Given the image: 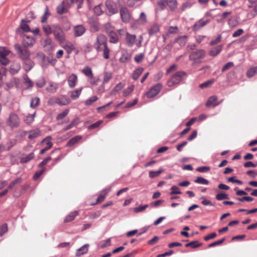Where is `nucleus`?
Masks as SVG:
<instances>
[{
  "instance_id": "f257e3e1",
  "label": "nucleus",
  "mask_w": 257,
  "mask_h": 257,
  "mask_svg": "<svg viewBox=\"0 0 257 257\" xmlns=\"http://www.w3.org/2000/svg\"><path fill=\"white\" fill-rule=\"evenodd\" d=\"M94 47L97 51H103V57L105 59L109 58V50L107 46V38L102 34L97 36Z\"/></svg>"
},
{
  "instance_id": "f03ea898",
  "label": "nucleus",
  "mask_w": 257,
  "mask_h": 257,
  "mask_svg": "<svg viewBox=\"0 0 257 257\" xmlns=\"http://www.w3.org/2000/svg\"><path fill=\"white\" fill-rule=\"evenodd\" d=\"M14 47L20 58L23 60L27 61L28 62L30 65L29 70H30L33 67L32 63L29 61L31 55L30 51L25 47L22 48L19 44H16Z\"/></svg>"
},
{
  "instance_id": "7ed1b4c3",
  "label": "nucleus",
  "mask_w": 257,
  "mask_h": 257,
  "mask_svg": "<svg viewBox=\"0 0 257 257\" xmlns=\"http://www.w3.org/2000/svg\"><path fill=\"white\" fill-rule=\"evenodd\" d=\"M185 76L186 73L184 71H178L175 73L168 80L167 85L169 87H173L179 84Z\"/></svg>"
},
{
  "instance_id": "20e7f679",
  "label": "nucleus",
  "mask_w": 257,
  "mask_h": 257,
  "mask_svg": "<svg viewBox=\"0 0 257 257\" xmlns=\"http://www.w3.org/2000/svg\"><path fill=\"white\" fill-rule=\"evenodd\" d=\"M53 33L55 39L60 44H63L65 40V34L61 29V28L58 25L53 26Z\"/></svg>"
},
{
  "instance_id": "39448f33",
  "label": "nucleus",
  "mask_w": 257,
  "mask_h": 257,
  "mask_svg": "<svg viewBox=\"0 0 257 257\" xmlns=\"http://www.w3.org/2000/svg\"><path fill=\"white\" fill-rule=\"evenodd\" d=\"M7 122L12 128L18 127L19 126L20 120L18 115L15 113H11L7 119Z\"/></svg>"
},
{
  "instance_id": "423d86ee",
  "label": "nucleus",
  "mask_w": 257,
  "mask_h": 257,
  "mask_svg": "<svg viewBox=\"0 0 257 257\" xmlns=\"http://www.w3.org/2000/svg\"><path fill=\"white\" fill-rule=\"evenodd\" d=\"M205 55V51L203 50H200L192 52L189 56V58L193 61V64L199 63L201 62V59H203Z\"/></svg>"
},
{
  "instance_id": "0eeeda50",
  "label": "nucleus",
  "mask_w": 257,
  "mask_h": 257,
  "mask_svg": "<svg viewBox=\"0 0 257 257\" xmlns=\"http://www.w3.org/2000/svg\"><path fill=\"white\" fill-rule=\"evenodd\" d=\"M105 4L106 8V13L107 15L111 16L118 12L115 4L111 0H106Z\"/></svg>"
},
{
  "instance_id": "6e6552de",
  "label": "nucleus",
  "mask_w": 257,
  "mask_h": 257,
  "mask_svg": "<svg viewBox=\"0 0 257 257\" xmlns=\"http://www.w3.org/2000/svg\"><path fill=\"white\" fill-rule=\"evenodd\" d=\"M10 51L6 47H2L0 48V63L4 65H7L9 63L7 56L10 54Z\"/></svg>"
},
{
  "instance_id": "1a4fd4ad",
  "label": "nucleus",
  "mask_w": 257,
  "mask_h": 257,
  "mask_svg": "<svg viewBox=\"0 0 257 257\" xmlns=\"http://www.w3.org/2000/svg\"><path fill=\"white\" fill-rule=\"evenodd\" d=\"M162 88V85L161 83L157 84L155 86L152 87L146 93L148 98H152L156 96Z\"/></svg>"
},
{
  "instance_id": "9d476101",
  "label": "nucleus",
  "mask_w": 257,
  "mask_h": 257,
  "mask_svg": "<svg viewBox=\"0 0 257 257\" xmlns=\"http://www.w3.org/2000/svg\"><path fill=\"white\" fill-rule=\"evenodd\" d=\"M52 140V137L51 136H48L42 140L41 142L42 144L45 145L46 147H44V148L41 150V154H44L46 151H48L51 148H52L53 146Z\"/></svg>"
},
{
  "instance_id": "9b49d317",
  "label": "nucleus",
  "mask_w": 257,
  "mask_h": 257,
  "mask_svg": "<svg viewBox=\"0 0 257 257\" xmlns=\"http://www.w3.org/2000/svg\"><path fill=\"white\" fill-rule=\"evenodd\" d=\"M35 39L31 36L24 35L23 38L22 44L24 47H31L35 43Z\"/></svg>"
},
{
  "instance_id": "f8f14e48",
  "label": "nucleus",
  "mask_w": 257,
  "mask_h": 257,
  "mask_svg": "<svg viewBox=\"0 0 257 257\" xmlns=\"http://www.w3.org/2000/svg\"><path fill=\"white\" fill-rule=\"evenodd\" d=\"M74 35L76 37H80L83 35L86 31L85 28L82 25H79L73 28Z\"/></svg>"
},
{
  "instance_id": "ddd939ff",
  "label": "nucleus",
  "mask_w": 257,
  "mask_h": 257,
  "mask_svg": "<svg viewBox=\"0 0 257 257\" xmlns=\"http://www.w3.org/2000/svg\"><path fill=\"white\" fill-rule=\"evenodd\" d=\"M209 21L208 20L200 19L197 22H196L193 26V30L194 31H197L199 30L201 28L206 25Z\"/></svg>"
},
{
  "instance_id": "4468645a",
  "label": "nucleus",
  "mask_w": 257,
  "mask_h": 257,
  "mask_svg": "<svg viewBox=\"0 0 257 257\" xmlns=\"http://www.w3.org/2000/svg\"><path fill=\"white\" fill-rule=\"evenodd\" d=\"M136 35L131 34L130 33H126V43L128 47H132L136 42Z\"/></svg>"
},
{
  "instance_id": "2eb2a0df",
  "label": "nucleus",
  "mask_w": 257,
  "mask_h": 257,
  "mask_svg": "<svg viewBox=\"0 0 257 257\" xmlns=\"http://www.w3.org/2000/svg\"><path fill=\"white\" fill-rule=\"evenodd\" d=\"M120 16L122 21L124 23H128L130 20V15L126 8H122L120 11Z\"/></svg>"
},
{
  "instance_id": "dca6fc26",
  "label": "nucleus",
  "mask_w": 257,
  "mask_h": 257,
  "mask_svg": "<svg viewBox=\"0 0 257 257\" xmlns=\"http://www.w3.org/2000/svg\"><path fill=\"white\" fill-rule=\"evenodd\" d=\"M68 6L65 5V2L63 1L56 8V11L58 14L62 15L66 13L68 11Z\"/></svg>"
},
{
  "instance_id": "f3484780",
  "label": "nucleus",
  "mask_w": 257,
  "mask_h": 257,
  "mask_svg": "<svg viewBox=\"0 0 257 257\" xmlns=\"http://www.w3.org/2000/svg\"><path fill=\"white\" fill-rule=\"evenodd\" d=\"M77 76L75 74H71L68 78V84L70 88L74 87L77 82Z\"/></svg>"
},
{
  "instance_id": "a211bd4d",
  "label": "nucleus",
  "mask_w": 257,
  "mask_h": 257,
  "mask_svg": "<svg viewBox=\"0 0 257 257\" xmlns=\"http://www.w3.org/2000/svg\"><path fill=\"white\" fill-rule=\"evenodd\" d=\"M178 30V28L177 26L169 27L166 34L163 36L164 40H165L167 37H169L171 34H176L177 33Z\"/></svg>"
},
{
  "instance_id": "6ab92c4d",
  "label": "nucleus",
  "mask_w": 257,
  "mask_h": 257,
  "mask_svg": "<svg viewBox=\"0 0 257 257\" xmlns=\"http://www.w3.org/2000/svg\"><path fill=\"white\" fill-rule=\"evenodd\" d=\"M110 190V188H107L101 192L99 195L97 200L96 203H99L102 202L105 198L108 192Z\"/></svg>"
},
{
  "instance_id": "aec40b11",
  "label": "nucleus",
  "mask_w": 257,
  "mask_h": 257,
  "mask_svg": "<svg viewBox=\"0 0 257 257\" xmlns=\"http://www.w3.org/2000/svg\"><path fill=\"white\" fill-rule=\"evenodd\" d=\"M56 103L61 105H66L70 103V100L65 96H63L60 98H57L55 100Z\"/></svg>"
},
{
  "instance_id": "412c9836",
  "label": "nucleus",
  "mask_w": 257,
  "mask_h": 257,
  "mask_svg": "<svg viewBox=\"0 0 257 257\" xmlns=\"http://www.w3.org/2000/svg\"><path fill=\"white\" fill-rule=\"evenodd\" d=\"M217 97L216 96H212L209 98L206 103V106L207 107L213 106H216L218 104L217 102Z\"/></svg>"
},
{
  "instance_id": "4be33fe9",
  "label": "nucleus",
  "mask_w": 257,
  "mask_h": 257,
  "mask_svg": "<svg viewBox=\"0 0 257 257\" xmlns=\"http://www.w3.org/2000/svg\"><path fill=\"white\" fill-rule=\"evenodd\" d=\"M88 246L89 244H86L78 249L76 251V255L79 256L86 253L88 250Z\"/></svg>"
},
{
  "instance_id": "5701e85b",
  "label": "nucleus",
  "mask_w": 257,
  "mask_h": 257,
  "mask_svg": "<svg viewBox=\"0 0 257 257\" xmlns=\"http://www.w3.org/2000/svg\"><path fill=\"white\" fill-rule=\"evenodd\" d=\"M79 214L78 211H74L70 212L68 215L65 218L64 221L65 222H69L73 220L74 218Z\"/></svg>"
},
{
  "instance_id": "b1692460",
  "label": "nucleus",
  "mask_w": 257,
  "mask_h": 257,
  "mask_svg": "<svg viewBox=\"0 0 257 257\" xmlns=\"http://www.w3.org/2000/svg\"><path fill=\"white\" fill-rule=\"evenodd\" d=\"M21 66L19 63H14L11 65L10 68V72L12 74H15L18 72Z\"/></svg>"
},
{
  "instance_id": "393cba45",
  "label": "nucleus",
  "mask_w": 257,
  "mask_h": 257,
  "mask_svg": "<svg viewBox=\"0 0 257 257\" xmlns=\"http://www.w3.org/2000/svg\"><path fill=\"white\" fill-rule=\"evenodd\" d=\"M59 87L58 84L56 83H50L46 88V90L50 93H55Z\"/></svg>"
},
{
  "instance_id": "a878e982",
  "label": "nucleus",
  "mask_w": 257,
  "mask_h": 257,
  "mask_svg": "<svg viewBox=\"0 0 257 257\" xmlns=\"http://www.w3.org/2000/svg\"><path fill=\"white\" fill-rule=\"evenodd\" d=\"M82 139V136H77L71 138L69 141L67 143L66 146L67 147H71L76 143H78Z\"/></svg>"
},
{
  "instance_id": "bb28decb",
  "label": "nucleus",
  "mask_w": 257,
  "mask_h": 257,
  "mask_svg": "<svg viewBox=\"0 0 257 257\" xmlns=\"http://www.w3.org/2000/svg\"><path fill=\"white\" fill-rule=\"evenodd\" d=\"M110 39L109 42L112 43H116L118 41V37L116 33L113 31H109L108 34Z\"/></svg>"
},
{
  "instance_id": "cd10ccee",
  "label": "nucleus",
  "mask_w": 257,
  "mask_h": 257,
  "mask_svg": "<svg viewBox=\"0 0 257 257\" xmlns=\"http://www.w3.org/2000/svg\"><path fill=\"white\" fill-rule=\"evenodd\" d=\"M83 0H66V3L68 7H70L73 5L76 4L77 5V8L80 9Z\"/></svg>"
},
{
  "instance_id": "c85d7f7f",
  "label": "nucleus",
  "mask_w": 257,
  "mask_h": 257,
  "mask_svg": "<svg viewBox=\"0 0 257 257\" xmlns=\"http://www.w3.org/2000/svg\"><path fill=\"white\" fill-rule=\"evenodd\" d=\"M187 40V36H179L176 38L175 40V42L178 43L181 46H184L185 45Z\"/></svg>"
},
{
  "instance_id": "c756f323",
  "label": "nucleus",
  "mask_w": 257,
  "mask_h": 257,
  "mask_svg": "<svg viewBox=\"0 0 257 257\" xmlns=\"http://www.w3.org/2000/svg\"><path fill=\"white\" fill-rule=\"evenodd\" d=\"M41 131L39 129H36L30 131L28 138L29 139L32 140L34 139L40 135Z\"/></svg>"
},
{
  "instance_id": "7c9ffc66",
  "label": "nucleus",
  "mask_w": 257,
  "mask_h": 257,
  "mask_svg": "<svg viewBox=\"0 0 257 257\" xmlns=\"http://www.w3.org/2000/svg\"><path fill=\"white\" fill-rule=\"evenodd\" d=\"M82 90V87H81L79 89H76L73 91L70 92V97L72 99H76L78 98Z\"/></svg>"
},
{
  "instance_id": "2f4dec72",
  "label": "nucleus",
  "mask_w": 257,
  "mask_h": 257,
  "mask_svg": "<svg viewBox=\"0 0 257 257\" xmlns=\"http://www.w3.org/2000/svg\"><path fill=\"white\" fill-rule=\"evenodd\" d=\"M79 123V118H76L74 119H73L69 125H68L67 126L64 127L63 128V131L65 132L68 130H70L71 128H72L73 127L76 126V125H77Z\"/></svg>"
},
{
  "instance_id": "473e14b6",
  "label": "nucleus",
  "mask_w": 257,
  "mask_h": 257,
  "mask_svg": "<svg viewBox=\"0 0 257 257\" xmlns=\"http://www.w3.org/2000/svg\"><path fill=\"white\" fill-rule=\"evenodd\" d=\"M222 46L221 45H219L216 47L212 48L209 54L212 56H216L222 50Z\"/></svg>"
},
{
  "instance_id": "72a5a7b5",
  "label": "nucleus",
  "mask_w": 257,
  "mask_h": 257,
  "mask_svg": "<svg viewBox=\"0 0 257 257\" xmlns=\"http://www.w3.org/2000/svg\"><path fill=\"white\" fill-rule=\"evenodd\" d=\"M257 74V66L250 67L246 72V75L248 78H251Z\"/></svg>"
},
{
  "instance_id": "f704fd0d",
  "label": "nucleus",
  "mask_w": 257,
  "mask_h": 257,
  "mask_svg": "<svg viewBox=\"0 0 257 257\" xmlns=\"http://www.w3.org/2000/svg\"><path fill=\"white\" fill-rule=\"evenodd\" d=\"M160 30V27L158 24H154L149 30L148 33L152 36L157 34Z\"/></svg>"
},
{
  "instance_id": "c9c22d12",
  "label": "nucleus",
  "mask_w": 257,
  "mask_h": 257,
  "mask_svg": "<svg viewBox=\"0 0 257 257\" xmlns=\"http://www.w3.org/2000/svg\"><path fill=\"white\" fill-rule=\"evenodd\" d=\"M62 47L69 54L71 53V52L75 49L74 46L70 42H67L65 45H63Z\"/></svg>"
},
{
  "instance_id": "e433bc0d",
  "label": "nucleus",
  "mask_w": 257,
  "mask_h": 257,
  "mask_svg": "<svg viewBox=\"0 0 257 257\" xmlns=\"http://www.w3.org/2000/svg\"><path fill=\"white\" fill-rule=\"evenodd\" d=\"M82 72L83 74H85L86 76L88 77V78L89 77H92V76L93 75L91 69L88 66L85 67L82 70Z\"/></svg>"
},
{
  "instance_id": "4c0bfd02",
  "label": "nucleus",
  "mask_w": 257,
  "mask_h": 257,
  "mask_svg": "<svg viewBox=\"0 0 257 257\" xmlns=\"http://www.w3.org/2000/svg\"><path fill=\"white\" fill-rule=\"evenodd\" d=\"M147 22V18L145 14L142 12L139 18L137 20V23L139 25H144Z\"/></svg>"
},
{
  "instance_id": "58836bf2",
  "label": "nucleus",
  "mask_w": 257,
  "mask_h": 257,
  "mask_svg": "<svg viewBox=\"0 0 257 257\" xmlns=\"http://www.w3.org/2000/svg\"><path fill=\"white\" fill-rule=\"evenodd\" d=\"M111 244L110 238H107L105 240H102L99 243V247L100 248H103L107 246H110Z\"/></svg>"
},
{
  "instance_id": "ea45409f",
  "label": "nucleus",
  "mask_w": 257,
  "mask_h": 257,
  "mask_svg": "<svg viewBox=\"0 0 257 257\" xmlns=\"http://www.w3.org/2000/svg\"><path fill=\"white\" fill-rule=\"evenodd\" d=\"M20 28L23 30L25 32H29L31 31L29 26L27 24L26 22L24 20L21 21L20 24Z\"/></svg>"
},
{
  "instance_id": "a19ab883",
  "label": "nucleus",
  "mask_w": 257,
  "mask_h": 257,
  "mask_svg": "<svg viewBox=\"0 0 257 257\" xmlns=\"http://www.w3.org/2000/svg\"><path fill=\"white\" fill-rule=\"evenodd\" d=\"M143 71L144 69L143 68H139L136 69L133 74V78L134 80H137L143 73Z\"/></svg>"
},
{
  "instance_id": "79ce46f5",
  "label": "nucleus",
  "mask_w": 257,
  "mask_h": 257,
  "mask_svg": "<svg viewBox=\"0 0 257 257\" xmlns=\"http://www.w3.org/2000/svg\"><path fill=\"white\" fill-rule=\"evenodd\" d=\"M112 78V74L109 72H105L104 73L102 83H107Z\"/></svg>"
},
{
  "instance_id": "37998d69",
  "label": "nucleus",
  "mask_w": 257,
  "mask_h": 257,
  "mask_svg": "<svg viewBox=\"0 0 257 257\" xmlns=\"http://www.w3.org/2000/svg\"><path fill=\"white\" fill-rule=\"evenodd\" d=\"M124 86V84L121 82H119L117 85L115 86V87L112 89L111 91V94H113L115 92H118L120 91L123 87Z\"/></svg>"
},
{
  "instance_id": "c03bdc74",
  "label": "nucleus",
  "mask_w": 257,
  "mask_h": 257,
  "mask_svg": "<svg viewBox=\"0 0 257 257\" xmlns=\"http://www.w3.org/2000/svg\"><path fill=\"white\" fill-rule=\"evenodd\" d=\"M164 170L162 169H160L158 171H151L149 172V177L151 178H154L159 176Z\"/></svg>"
},
{
  "instance_id": "a18cd8bd",
  "label": "nucleus",
  "mask_w": 257,
  "mask_h": 257,
  "mask_svg": "<svg viewBox=\"0 0 257 257\" xmlns=\"http://www.w3.org/2000/svg\"><path fill=\"white\" fill-rule=\"evenodd\" d=\"M24 84L27 86V88H31L33 86V81L28 77L27 75L24 76Z\"/></svg>"
},
{
  "instance_id": "49530a36",
  "label": "nucleus",
  "mask_w": 257,
  "mask_h": 257,
  "mask_svg": "<svg viewBox=\"0 0 257 257\" xmlns=\"http://www.w3.org/2000/svg\"><path fill=\"white\" fill-rule=\"evenodd\" d=\"M50 14L49 12L48 8L47 7H46L45 8V13L41 18V23H44L46 22V21H47V19H48V17L50 16Z\"/></svg>"
},
{
  "instance_id": "de8ad7c7",
  "label": "nucleus",
  "mask_w": 257,
  "mask_h": 257,
  "mask_svg": "<svg viewBox=\"0 0 257 257\" xmlns=\"http://www.w3.org/2000/svg\"><path fill=\"white\" fill-rule=\"evenodd\" d=\"M34 157V154L33 153H31L28 155H27L26 157H24L21 158V162L22 163H27L30 160H31L32 159H33Z\"/></svg>"
},
{
  "instance_id": "09e8293b",
  "label": "nucleus",
  "mask_w": 257,
  "mask_h": 257,
  "mask_svg": "<svg viewBox=\"0 0 257 257\" xmlns=\"http://www.w3.org/2000/svg\"><path fill=\"white\" fill-rule=\"evenodd\" d=\"M35 115V113H34L33 114H32L28 115L24 119L25 122L27 124H31L34 120Z\"/></svg>"
},
{
  "instance_id": "8fccbe9b",
  "label": "nucleus",
  "mask_w": 257,
  "mask_h": 257,
  "mask_svg": "<svg viewBox=\"0 0 257 257\" xmlns=\"http://www.w3.org/2000/svg\"><path fill=\"white\" fill-rule=\"evenodd\" d=\"M69 110L66 109L61 113H59L56 116V119L57 120H60L64 118L69 113Z\"/></svg>"
},
{
  "instance_id": "3c124183",
  "label": "nucleus",
  "mask_w": 257,
  "mask_h": 257,
  "mask_svg": "<svg viewBox=\"0 0 257 257\" xmlns=\"http://www.w3.org/2000/svg\"><path fill=\"white\" fill-rule=\"evenodd\" d=\"M43 30L44 32L47 35H49L53 33V30H52V28L49 25L45 24L42 27Z\"/></svg>"
},
{
  "instance_id": "603ef678",
  "label": "nucleus",
  "mask_w": 257,
  "mask_h": 257,
  "mask_svg": "<svg viewBox=\"0 0 257 257\" xmlns=\"http://www.w3.org/2000/svg\"><path fill=\"white\" fill-rule=\"evenodd\" d=\"M22 179L21 178H18L11 182L8 186V189H12L16 185L20 184L22 182Z\"/></svg>"
},
{
  "instance_id": "864d4df0",
  "label": "nucleus",
  "mask_w": 257,
  "mask_h": 257,
  "mask_svg": "<svg viewBox=\"0 0 257 257\" xmlns=\"http://www.w3.org/2000/svg\"><path fill=\"white\" fill-rule=\"evenodd\" d=\"M201 245V243L198 242V241H193L185 244L186 247H192V248H196Z\"/></svg>"
},
{
  "instance_id": "5fc2aeb1",
  "label": "nucleus",
  "mask_w": 257,
  "mask_h": 257,
  "mask_svg": "<svg viewBox=\"0 0 257 257\" xmlns=\"http://www.w3.org/2000/svg\"><path fill=\"white\" fill-rule=\"evenodd\" d=\"M182 193L180 189L177 186H173L171 188L170 195L181 194Z\"/></svg>"
},
{
  "instance_id": "6e6d98bb",
  "label": "nucleus",
  "mask_w": 257,
  "mask_h": 257,
  "mask_svg": "<svg viewBox=\"0 0 257 257\" xmlns=\"http://www.w3.org/2000/svg\"><path fill=\"white\" fill-rule=\"evenodd\" d=\"M195 182L197 183L204 185H208L209 183V182L207 180L201 177H197Z\"/></svg>"
},
{
  "instance_id": "4d7b16f0",
  "label": "nucleus",
  "mask_w": 257,
  "mask_h": 257,
  "mask_svg": "<svg viewBox=\"0 0 257 257\" xmlns=\"http://www.w3.org/2000/svg\"><path fill=\"white\" fill-rule=\"evenodd\" d=\"M215 198L218 200H222L228 199V195L225 193H220L217 194Z\"/></svg>"
},
{
  "instance_id": "13d9d810",
  "label": "nucleus",
  "mask_w": 257,
  "mask_h": 257,
  "mask_svg": "<svg viewBox=\"0 0 257 257\" xmlns=\"http://www.w3.org/2000/svg\"><path fill=\"white\" fill-rule=\"evenodd\" d=\"M134 89V86L131 85L130 87L126 88L123 91V96H126L131 94Z\"/></svg>"
},
{
  "instance_id": "bf43d9fd",
  "label": "nucleus",
  "mask_w": 257,
  "mask_h": 257,
  "mask_svg": "<svg viewBox=\"0 0 257 257\" xmlns=\"http://www.w3.org/2000/svg\"><path fill=\"white\" fill-rule=\"evenodd\" d=\"M148 207V205H140L134 208V211L136 213L141 212L144 211Z\"/></svg>"
},
{
  "instance_id": "052dcab7",
  "label": "nucleus",
  "mask_w": 257,
  "mask_h": 257,
  "mask_svg": "<svg viewBox=\"0 0 257 257\" xmlns=\"http://www.w3.org/2000/svg\"><path fill=\"white\" fill-rule=\"evenodd\" d=\"M8 231V225L7 223H4L0 226V237L2 236Z\"/></svg>"
},
{
  "instance_id": "680f3d73",
  "label": "nucleus",
  "mask_w": 257,
  "mask_h": 257,
  "mask_svg": "<svg viewBox=\"0 0 257 257\" xmlns=\"http://www.w3.org/2000/svg\"><path fill=\"white\" fill-rule=\"evenodd\" d=\"M40 99L38 97L33 98L31 101L30 106L31 107H36L39 103Z\"/></svg>"
},
{
  "instance_id": "e2e57ef3",
  "label": "nucleus",
  "mask_w": 257,
  "mask_h": 257,
  "mask_svg": "<svg viewBox=\"0 0 257 257\" xmlns=\"http://www.w3.org/2000/svg\"><path fill=\"white\" fill-rule=\"evenodd\" d=\"M98 98L96 96H93L90 97L89 99H87L85 101V104L86 105H89L92 104L93 102H95L97 100Z\"/></svg>"
},
{
  "instance_id": "0e129e2a",
  "label": "nucleus",
  "mask_w": 257,
  "mask_h": 257,
  "mask_svg": "<svg viewBox=\"0 0 257 257\" xmlns=\"http://www.w3.org/2000/svg\"><path fill=\"white\" fill-rule=\"evenodd\" d=\"M94 12L96 15L98 16L101 15L103 13V11L101 9V6L99 5L95 6L94 8Z\"/></svg>"
},
{
  "instance_id": "69168bd1",
  "label": "nucleus",
  "mask_w": 257,
  "mask_h": 257,
  "mask_svg": "<svg viewBox=\"0 0 257 257\" xmlns=\"http://www.w3.org/2000/svg\"><path fill=\"white\" fill-rule=\"evenodd\" d=\"M46 83V80L44 77H41L39 78L37 82H36V85L39 87H43Z\"/></svg>"
},
{
  "instance_id": "338daca9",
  "label": "nucleus",
  "mask_w": 257,
  "mask_h": 257,
  "mask_svg": "<svg viewBox=\"0 0 257 257\" xmlns=\"http://www.w3.org/2000/svg\"><path fill=\"white\" fill-rule=\"evenodd\" d=\"M88 81L92 85L94 86L97 85L99 79H96L93 75L92 77H89L88 79Z\"/></svg>"
},
{
  "instance_id": "774afa93",
  "label": "nucleus",
  "mask_w": 257,
  "mask_h": 257,
  "mask_svg": "<svg viewBox=\"0 0 257 257\" xmlns=\"http://www.w3.org/2000/svg\"><path fill=\"white\" fill-rule=\"evenodd\" d=\"M101 214V211L98 210V211H96L94 212L91 213L90 215V218L91 219H95V218H97L99 217V216H100Z\"/></svg>"
}]
</instances>
